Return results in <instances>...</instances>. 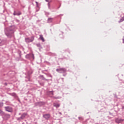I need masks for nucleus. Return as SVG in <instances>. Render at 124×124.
<instances>
[{
	"instance_id": "16",
	"label": "nucleus",
	"mask_w": 124,
	"mask_h": 124,
	"mask_svg": "<svg viewBox=\"0 0 124 124\" xmlns=\"http://www.w3.org/2000/svg\"><path fill=\"white\" fill-rule=\"evenodd\" d=\"M40 39H41V40L43 42H44V41H45V40H44V38H43V36L42 35H40Z\"/></svg>"
},
{
	"instance_id": "17",
	"label": "nucleus",
	"mask_w": 124,
	"mask_h": 124,
	"mask_svg": "<svg viewBox=\"0 0 124 124\" xmlns=\"http://www.w3.org/2000/svg\"><path fill=\"white\" fill-rule=\"evenodd\" d=\"M36 46L39 47V50H40V49H42V46H41V45H40V44H36Z\"/></svg>"
},
{
	"instance_id": "12",
	"label": "nucleus",
	"mask_w": 124,
	"mask_h": 124,
	"mask_svg": "<svg viewBox=\"0 0 124 124\" xmlns=\"http://www.w3.org/2000/svg\"><path fill=\"white\" fill-rule=\"evenodd\" d=\"M31 57H33V54H29L26 55L25 58L26 59H31Z\"/></svg>"
},
{
	"instance_id": "2",
	"label": "nucleus",
	"mask_w": 124,
	"mask_h": 124,
	"mask_svg": "<svg viewBox=\"0 0 124 124\" xmlns=\"http://www.w3.org/2000/svg\"><path fill=\"white\" fill-rule=\"evenodd\" d=\"M56 71L59 73H65L66 69L65 68H60L59 69H57Z\"/></svg>"
},
{
	"instance_id": "4",
	"label": "nucleus",
	"mask_w": 124,
	"mask_h": 124,
	"mask_svg": "<svg viewBox=\"0 0 124 124\" xmlns=\"http://www.w3.org/2000/svg\"><path fill=\"white\" fill-rule=\"evenodd\" d=\"M5 111L9 112V113H12L13 112V108L11 107L7 106L4 107Z\"/></svg>"
},
{
	"instance_id": "13",
	"label": "nucleus",
	"mask_w": 124,
	"mask_h": 124,
	"mask_svg": "<svg viewBox=\"0 0 124 124\" xmlns=\"http://www.w3.org/2000/svg\"><path fill=\"white\" fill-rule=\"evenodd\" d=\"M53 106L54 107H56V108H59V107H60V106H61V104H59L58 103H54Z\"/></svg>"
},
{
	"instance_id": "10",
	"label": "nucleus",
	"mask_w": 124,
	"mask_h": 124,
	"mask_svg": "<svg viewBox=\"0 0 124 124\" xmlns=\"http://www.w3.org/2000/svg\"><path fill=\"white\" fill-rule=\"evenodd\" d=\"M43 117V118H45L46 120H49V119H50V114H44Z\"/></svg>"
},
{
	"instance_id": "20",
	"label": "nucleus",
	"mask_w": 124,
	"mask_h": 124,
	"mask_svg": "<svg viewBox=\"0 0 124 124\" xmlns=\"http://www.w3.org/2000/svg\"><path fill=\"white\" fill-rule=\"evenodd\" d=\"M3 113H4V112H3L1 109H0V115L2 116Z\"/></svg>"
},
{
	"instance_id": "1",
	"label": "nucleus",
	"mask_w": 124,
	"mask_h": 124,
	"mask_svg": "<svg viewBox=\"0 0 124 124\" xmlns=\"http://www.w3.org/2000/svg\"><path fill=\"white\" fill-rule=\"evenodd\" d=\"M14 31H15V26H11L5 29V34L9 38H11L14 33Z\"/></svg>"
},
{
	"instance_id": "5",
	"label": "nucleus",
	"mask_w": 124,
	"mask_h": 124,
	"mask_svg": "<svg viewBox=\"0 0 124 124\" xmlns=\"http://www.w3.org/2000/svg\"><path fill=\"white\" fill-rule=\"evenodd\" d=\"M2 116L5 120H8V119L10 118V115L5 113V112H3V114H2Z\"/></svg>"
},
{
	"instance_id": "37",
	"label": "nucleus",
	"mask_w": 124,
	"mask_h": 124,
	"mask_svg": "<svg viewBox=\"0 0 124 124\" xmlns=\"http://www.w3.org/2000/svg\"><path fill=\"white\" fill-rule=\"evenodd\" d=\"M59 114H60V115H62V112H59Z\"/></svg>"
},
{
	"instance_id": "39",
	"label": "nucleus",
	"mask_w": 124,
	"mask_h": 124,
	"mask_svg": "<svg viewBox=\"0 0 124 124\" xmlns=\"http://www.w3.org/2000/svg\"><path fill=\"white\" fill-rule=\"evenodd\" d=\"M18 115H21V113H19Z\"/></svg>"
},
{
	"instance_id": "32",
	"label": "nucleus",
	"mask_w": 124,
	"mask_h": 124,
	"mask_svg": "<svg viewBox=\"0 0 124 124\" xmlns=\"http://www.w3.org/2000/svg\"><path fill=\"white\" fill-rule=\"evenodd\" d=\"M4 84L5 85V86H7V83H5Z\"/></svg>"
},
{
	"instance_id": "19",
	"label": "nucleus",
	"mask_w": 124,
	"mask_h": 124,
	"mask_svg": "<svg viewBox=\"0 0 124 124\" xmlns=\"http://www.w3.org/2000/svg\"><path fill=\"white\" fill-rule=\"evenodd\" d=\"M12 96H14V97H17V94H16V93H13L11 94Z\"/></svg>"
},
{
	"instance_id": "24",
	"label": "nucleus",
	"mask_w": 124,
	"mask_h": 124,
	"mask_svg": "<svg viewBox=\"0 0 124 124\" xmlns=\"http://www.w3.org/2000/svg\"><path fill=\"white\" fill-rule=\"evenodd\" d=\"M45 62H46V63L48 65H50V62H47V61Z\"/></svg>"
},
{
	"instance_id": "3",
	"label": "nucleus",
	"mask_w": 124,
	"mask_h": 124,
	"mask_svg": "<svg viewBox=\"0 0 124 124\" xmlns=\"http://www.w3.org/2000/svg\"><path fill=\"white\" fill-rule=\"evenodd\" d=\"M33 40H34V37L33 36L31 37V38H25V42H26V43H30L31 42H32Z\"/></svg>"
},
{
	"instance_id": "34",
	"label": "nucleus",
	"mask_w": 124,
	"mask_h": 124,
	"mask_svg": "<svg viewBox=\"0 0 124 124\" xmlns=\"http://www.w3.org/2000/svg\"><path fill=\"white\" fill-rule=\"evenodd\" d=\"M46 2H48L49 1V0H45Z\"/></svg>"
},
{
	"instance_id": "22",
	"label": "nucleus",
	"mask_w": 124,
	"mask_h": 124,
	"mask_svg": "<svg viewBox=\"0 0 124 124\" xmlns=\"http://www.w3.org/2000/svg\"><path fill=\"white\" fill-rule=\"evenodd\" d=\"M53 98L54 99H60V97H55V96H54L53 97Z\"/></svg>"
},
{
	"instance_id": "29",
	"label": "nucleus",
	"mask_w": 124,
	"mask_h": 124,
	"mask_svg": "<svg viewBox=\"0 0 124 124\" xmlns=\"http://www.w3.org/2000/svg\"><path fill=\"white\" fill-rule=\"evenodd\" d=\"M40 85H41V86H44V83H40Z\"/></svg>"
},
{
	"instance_id": "25",
	"label": "nucleus",
	"mask_w": 124,
	"mask_h": 124,
	"mask_svg": "<svg viewBox=\"0 0 124 124\" xmlns=\"http://www.w3.org/2000/svg\"><path fill=\"white\" fill-rule=\"evenodd\" d=\"M31 59H33V60H34V55L33 54V56H31Z\"/></svg>"
},
{
	"instance_id": "26",
	"label": "nucleus",
	"mask_w": 124,
	"mask_h": 124,
	"mask_svg": "<svg viewBox=\"0 0 124 124\" xmlns=\"http://www.w3.org/2000/svg\"><path fill=\"white\" fill-rule=\"evenodd\" d=\"M78 119L80 120V121H82L83 120V118L82 117H78Z\"/></svg>"
},
{
	"instance_id": "21",
	"label": "nucleus",
	"mask_w": 124,
	"mask_h": 124,
	"mask_svg": "<svg viewBox=\"0 0 124 124\" xmlns=\"http://www.w3.org/2000/svg\"><path fill=\"white\" fill-rule=\"evenodd\" d=\"M3 107V102H0V108Z\"/></svg>"
},
{
	"instance_id": "28",
	"label": "nucleus",
	"mask_w": 124,
	"mask_h": 124,
	"mask_svg": "<svg viewBox=\"0 0 124 124\" xmlns=\"http://www.w3.org/2000/svg\"><path fill=\"white\" fill-rule=\"evenodd\" d=\"M42 72L44 74H46V73H45V71L44 70H42Z\"/></svg>"
},
{
	"instance_id": "8",
	"label": "nucleus",
	"mask_w": 124,
	"mask_h": 124,
	"mask_svg": "<svg viewBox=\"0 0 124 124\" xmlns=\"http://www.w3.org/2000/svg\"><path fill=\"white\" fill-rule=\"evenodd\" d=\"M124 121V119H123L116 118L115 119V123L117 124H122V123H123Z\"/></svg>"
},
{
	"instance_id": "40",
	"label": "nucleus",
	"mask_w": 124,
	"mask_h": 124,
	"mask_svg": "<svg viewBox=\"0 0 124 124\" xmlns=\"http://www.w3.org/2000/svg\"><path fill=\"white\" fill-rule=\"evenodd\" d=\"M122 109H124V107L122 108Z\"/></svg>"
},
{
	"instance_id": "18",
	"label": "nucleus",
	"mask_w": 124,
	"mask_h": 124,
	"mask_svg": "<svg viewBox=\"0 0 124 124\" xmlns=\"http://www.w3.org/2000/svg\"><path fill=\"white\" fill-rule=\"evenodd\" d=\"M51 93L52 95H54V91H47V94H50V93Z\"/></svg>"
},
{
	"instance_id": "15",
	"label": "nucleus",
	"mask_w": 124,
	"mask_h": 124,
	"mask_svg": "<svg viewBox=\"0 0 124 124\" xmlns=\"http://www.w3.org/2000/svg\"><path fill=\"white\" fill-rule=\"evenodd\" d=\"M45 75L46 76V77H50V78H53V76H52V75H51V74L49 73L45 74Z\"/></svg>"
},
{
	"instance_id": "30",
	"label": "nucleus",
	"mask_w": 124,
	"mask_h": 124,
	"mask_svg": "<svg viewBox=\"0 0 124 124\" xmlns=\"http://www.w3.org/2000/svg\"><path fill=\"white\" fill-rule=\"evenodd\" d=\"M35 3L36 4L37 6H38V2L35 1Z\"/></svg>"
},
{
	"instance_id": "14",
	"label": "nucleus",
	"mask_w": 124,
	"mask_h": 124,
	"mask_svg": "<svg viewBox=\"0 0 124 124\" xmlns=\"http://www.w3.org/2000/svg\"><path fill=\"white\" fill-rule=\"evenodd\" d=\"M54 18H48L47 19V23H52V22H53V20Z\"/></svg>"
},
{
	"instance_id": "9",
	"label": "nucleus",
	"mask_w": 124,
	"mask_h": 124,
	"mask_svg": "<svg viewBox=\"0 0 124 124\" xmlns=\"http://www.w3.org/2000/svg\"><path fill=\"white\" fill-rule=\"evenodd\" d=\"M39 78H40V79H42V80H43V81H49V80H50V81H52V78L50 79H46V78H45L44 76L43 75L40 76Z\"/></svg>"
},
{
	"instance_id": "27",
	"label": "nucleus",
	"mask_w": 124,
	"mask_h": 124,
	"mask_svg": "<svg viewBox=\"0 0 124 124\" xmlns=\"http://www.w3.org/2000/svg\"><path fill=\"white\" fill-rule=\"evenodd\" d=\"M109 114L110 115V116H113V113H111V112H109Z\"/></svg>"
},
{
	"instance_id": "38",
	"label": "nucleus",
	"mask_w": 124,
	"mask_h": 124,
	"mask_svg": "<svg viewBox=\"0 0 124 124\" xmlns=\"http://www.w3.org/2000/svg\"><path fill=\"white\" fill-rule=\"evenodd\" d=\"M47 15H49V13H47Z\"/></svg>"
},
{
	"instance_id": "33",
	"label": "nucleus",
	"mask_w": 124,
	"mask_h": 124,
	"mask_svg": "<svg viewBox=\"0 0 124 124\" xmlns=\"http://www.w3.org/2000/svg\"><path fill=\"white\" fill-rule=\"evenodd\" d=\"M45 72V71H46V72H48V70H44Z\"/></svg>"
},
{
	"instance_id": "11",
	"label": "nucleus",
	"mask_w": 124,
	"mask_h": 124,
	"mask_svg": "<svg viewBox=\"0 0 124 124\" xmlns=\"http://www.w3.org/2000/svg\"><path fill=\"white\" fill-rule=\"evenodd\" d=\"M13 15L14 16H20V15H22V13L21 12H18V13H16V11H14Z\"/></svg>"
},
{
	"instance_id": "36",
	"label": "nucleus",
	"mask_w": 124,
	"mask_h": 124,
	"mask_svg": "<svg viewBox=\"0 0 124 124\" xmlns=\"http://www.w3.org/2000/svg\"><path fill=\"white\" fill-rule=\"evenodd\" d=\"M66 74H63V76H66Z\"/></svg>"
},
{
	"instance_id": "23",
	"label": "nucleus",
	"mask_w": 124,
	"mask_h": 124,
	"mask_svg": "<svg viewBox=\"0 0 124 124\" xmlns=\"http://www.w3.org/2000/svg\"><path fill=\"white\" fill-rule=\"evenodd\" d=\"M21 53H22V52H21V51H19V52H18V54H19V58H21Z\"/></svg>"
},
{
	"instance_id": "35",
	"label": "nucleus",
	"mask_w": 124,
	"mask_h": 124,
	"mask_svg": "<svg viewBox=\"0 0 124 124\" xmlns=\"http://www.w3.org/2000/svg\"><path fill=\"white\" fill-rule=\"evenodd\" d=\"M61 79H62V81L63 82V78H61Z\"/></svg>"
},
{
	"instance_id": "31",
	"label": "nucleus",
	"mask_w": 124,
	"mask_h": 124,
	"mask_svg": "<svg viewBox=\"0 0 124 124\" xmlns=\"http://www.w3.org/2000/svg\"><path fill=\"white\" fill-rule=\"evenodd\" d=\"M48 7L49 9H50V3H48Z\"/></svg>"
},
{
	"instance_id": "6",
	"label": "nucleus",
	"mask_w": 124,
	"mask_h": 124,
	"mask_svg": "<svg viewBox=\"0 0 124 124\" xmlns=\"http://www.w3.org/2000/svg\"><path fill=\"white\" fill-rule=\"evenodd\" d=\"M27 114L26 113H23L20 117H18L16 118L17 121H21V120H24L25 118H26V116H27Z\"/></svg>"
},
{
	"instance_id": "7",
	"label": "nucleus",
	"mask_w": 124,
	"mask_h": 124,
	"mask_svg": "<svg viewBox=\"0 0 124 124\" xmlns=\"http://www.w3.org/2000/svg\"><path fill=\"white\" fill-rule=\"evenodd\" d=\"M34 105L35 106H39V107H41V106H43V105H45V102H38L35 103Z\"/></svg>"
}]
</instances>
